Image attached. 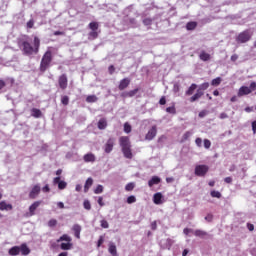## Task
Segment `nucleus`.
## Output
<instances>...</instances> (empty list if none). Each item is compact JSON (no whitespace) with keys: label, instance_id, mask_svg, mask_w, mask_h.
Wrapping results in <instances>:
<instances>
[{"label":"nucleus","instance_id":"obj_46","mask_svg":"<svg viewBox=\"0 0 256 256\" xmlns=\"http://www.w3.org/2000/svg\"><path fill=\"white\" fill-rule=\"evenodd\" d=\"M136 201H137V198L135 196H129L127 198L128 205H131V204L135 203Z\"/></svg>","mask_w":256,"mask_h":256},{"label":"nucleus","instance_id":"obj_27","mask_svg":"<svg viewBox=\"0 0 256 256\" xmlns=\"http://www.w3.org/2000/svg\"><path fill=\"white\" fill-rule=\"evenodd\" d=\"M19 248L21 255H29V253H31V250L29 247H27V244H22Z\"/></svg>","mask_w":256,"mask_h":256},{"label":"nucleus","instance_id":"obj_60","mask_svg":"<svg viewBox=\"0 0 256 256\" xmlns=\"http://www.w3.org/2000/svg\"><path fill=\"white\" fill-rule=\"evenodd\" d=\"M191 231H193V230H191L189 228H184L183 233H184V235H189V233H191Z\"/></svg>","mask_w":256,"mask_h":256},{"label":"nucleus","instance_id":"obj_43","mask_svg":"<svg viewBox=\"0 0 256 256\" xmlns=\"http://www.w3.org/2000/svg\"><path fill=\"white\" fill-rule=\"evenodd\" d=\"M83 206L87 211H91V202H89V200H85Z\"/></svg>","mask_w":256,"mask_h":256},{"label":"nucleus","instance_id":"obj_32","mask_svg":"<svg viewBox=\"0 0 256 256\" xmlns=\"http://www.w3.org/2000/svg\"><path fill=\"white\" fill-rule=\"evenodd\" d=\"M61 241H67V243H71L72 239L71 236L67 234H63L58 240L57 243H61Z\"/></svg>","mask_w":256,"mask_h":256},{"label":"nucleus","instance_id":"obj_34","mask_svg":"<svg viewBox=\"0 0 256 256\" xmlns=\"http://www.w3.org/2000/svg\"><path fill=\"white\" fill-rule=\"evenodd\" d=\"M194 235L195 237H207V232L203 231V230H195L194 231Z\"/></svg>","mask_w":256,"mask_h":256},{"label":"nucleus","instance_id":"obj_7","mask_svg":"<svg viewBox=\"0 0 256 256\" xmlns=\"http://www.w3.org/2000/svg\"><path fill=\"white\" fill-rule=\"evenodd\" d=\"M41 207V201H35L29 206L28 212L25 214V217H33L35 216V212L37 209Z\"/></svg>","mask_w":256,"mask_h":256},{"label":"nucleus","instance_id":"obj_62","mask_svg":"<svg viewBox=\"0 0 256 256\" xmlns=\"http://www.w3.org/2000/svg\"><path fill=\"white\" fill-rule=\"evenodd\" d=\"M227 117H229V116H228L227 113H225V112H222V113L220 114V119H227Z\"/></svg>","mask_w":256,"mask_h":256},{"label":"nucleus","instance_id":"obj_8","mask_svg":"<svg viewBox=\"0 0 256 256\" xmlns=\"http://www.w3.org/2000/svg\"><path fill=\"white\" fill-rule=\"evenodd\" d=\"M208 171H209V166L207 165H197L195 167V175H197V177H205Z\"/></svg>","mask_w":256,"mask_h":256},{"label":"nucleus","instance_id":"obj_57","mask_svg":"<svg viewBox=\"0 0 256 256\" xmlns=\"http://www.w3.org/2000/svg\"><path fill=\"white\" fill-rule=\"evenodd\" d=\"M98 204L100 205V207H104L105 206V203L103 202V197H99L98 198Z\"/></svg>","mask_w":256,"mask_h":256},{"label":"nucleus","instance_id":"obj_6","mask_svg":"<svg viewBox=\"0 0 256 256\" xmlns=\"http://www.w3.org/2000/svg\"><path fill=\"white\" fill-rule=\"evenodd\" d=\"M251 37H253V32L251 30L246 29L238 34L236 37L237 43H248V41H251Z\"/></svg>","mask_w":256,"mask_h":256},{"label":"nucleus","instance_id":"obj_20","mask_svg":"<svg viewBox=\"0 0 256 256\" xmlns=\"http://www.w3.org/2000/svg\"><path fill=\"white\" fill-rule=\"evenodd\" d=\"M159 183H161V178L159 176H153L148 181V187H153V185H159Z\"/></svg>","mask_w":256,"mask_h":256},{"label":"nucleus","instance_id":"obj_39","mask_svg":"<svg viewBox=\"0 0 256 256\" xmlns=\"http://www.w3.org/2000/svg\"><path fill=\"white\" fill-rule=\"evenodd\" d=\"M166 112L170 113L171 115H175V113H177V109H175V106H170L166 108Z\"/></svg>","mask_w":256,"mask_h":256},{"label":"nucleus","instance_id":"obj_24","mask_svg":"<svg viewBox=\"0 0 256 256\" xmlns=\"http://www.w3.org/2000/svg\"><path fill=\"white\" fill-rule=\"evenodd\" d=\"M98 129H100V131H103V129H107V119L101 118L98 121Z\"/></svg>","mask_w":256,"mask_h":256},{"label":"nucleus","instance_id":"obj_26","mask_svg":"<svg viewBox=\"0 0 256 256\" xmlns=\"http://www.w3.org/2000/svg\"><path fill=\"white\" fill-rule=\"evenodd\" d=\"M199 59L201 61H210L211 60V54H209L205 51H202L199 55Z\"/></svg>","mask_w":256,"mask_h":256},{"label":"nucleus","instance_id":"obj_61","mask_svg":"<svg viewBox=\"0 0 256 256\" xmlns=\"http://www.w3.org/2000/svg\"><path fill=\"white\" fill-rule=\"evenodd\" d=\"M103 236H101L98 240V244H97V247H101V245H103Z\"/></svg>","mask_w":256,"mask_h":256},{"label":"nucleus","instance_id":"obj_21","mask_svg":"<svg viewBox=\"0 0 256 256\" xmlns=\"http://www.w3.org/2000/svg\"><path fill=\"white\" fill-rule=\"evenodd\" d=\"M85 163H95V154L88 153L83 157Z\"/></svg>","mask_w":256,"mask_h":256},{"label":"nucleus","instance_id":"obj_12","mask_svg":"<svg viewBox=\"0 0 256 256\" xmlns=\"http://www.w3.org/2000/svg\"><path fill=\"white\" fill-rule=\"evenodd\" d=\"M40 193H41V186H39V184L34 185L29 193V199H37Z\"/></svg>","mask_w":256,"mask_h":256},{"label":"nucleus","instance_id":"obj_11","mask_svg":"<svg viewBox=\"0 0 256 256\" xmlns=\"http://www.w3.org/2000/svg\"><path fill=\"white\" fill-rule=\"evenodd\" d=\"M155 137H157V126L156 125L152 126L151 129L147 132V134L145 135V140L153 141V139H155Z\"/></svg>","mask_w":256,"mask_h":256},{"label":"nucleus","instance_id":"obj_45","mask_svg":"<svg viewBox=\"0 0 256 256\" xmlns=\"http://www.w3.org/2000/svg\"><path fill=\"white\" fill-rule=\"evenodd\" d=\"M48 227H57V219H50L48 221Z\"/></svg>","mask_w":256,"mask_h":256},{"label":"nucleus","instance_id":"obj_25","mask_svg":"<svg viewBox=\"0 0 256 256\" xmlns=\"http://www.w3.org/2000/svg\"><path fill=\"white\" fill-rule=\"evenodd\" d=\"M8 253L11 256H17V255H19V253H21V249L19 248V246H14L9 249Z\"/></svg>","mask_w":256,"mask_h":256},{"label":"nucleus","instance_id":"obj_50","mask_svg":"<svg viewBox=\"0 0 256 256\" xmlns=\"http://www.w3.org/2000/svg\"><path fill=\"white\" fill-rule=\"evenodd\" d=\"M205 221H208V223H211L213 221V214H207L205 217Z\"/></svg>","mask_w":256,"mask_h":256},{"label":"nucleus","instance_id":"obj_1","mask_svg":"<svg viewBox=\"0 0 256 256\" xmlns=\"http://www.w3.org/2000/svg\"><path fill=\"white\" fill-rule=\"evenodd\" d=\"M18 45H21L23 55L31 57V55H37L39 53V49L41 47V39L35 36L33 40V45H31L27 40H20L18 42Z\"/></svg>","mask_w":256,"mask_h":256},{"label":"nucleus","instance_id":"obj_44","mask_svg":"<svg viewBox=\"0 0 256 256\" xmlns=\"http://www.w3.org/2000/svg\"><path fill=\"white\" fill-rule=\"evenodd\" d=\"M34 26H35V20L33 19H30L26 24L27 29H33Z\"/></svg>","mask_w":256,"mask_h":256},{"label":"nucleus","instance_id":"obj_19","mask_svg":"<svg viewBox=\"0 0 256 256\" xmlns=\"http://www.w3.org/2000/svg\"><path fill=\"white\" fill-rule=\"evenodd\" d=\"M72 231H74V236L76 237V239H81V225L75 224L72 227Z\"/></svg>","mask_w":256,"mask_h":256},{"label":"nucleus","instance_id":"obj_22","mask_svg":"<svg viewBox=\"0 0 256 256\" xmlns=\"http://www.w3.org/2000/svg\"><path fill=\"white\" fill-rule=\"evenodd\" d=\"M31 116L34 117L35 119H39V118L43 117V112H41L37 108H32L31 109Z\"/></svg>","mask_w":256,"mask_h":256},{"label":"nucleus","instance_id":"obj_4","mask_svg":"<svg viewBox=\"0 0 256 256\" xmlns=\"http://www.w3.org/2000/svg\"><path fill=\"white\" fill-rule=\"evenodd\" d=\"M208 89L209 82L202 83L196 90V93L192 97H190V103H195V101H199V99H201L205 95V91H207Z\"/></svg>","mask_w":256,"mask_h":256},{"label":"nucleus","instance_id":"obj_47","mask_svg":"<svg viewBox=\"0 0 256 256\" xmlns=\"http://www.w3.org/2000/svg\"><path fill=\"white\" fill-rule=\"evenodd\" d=\"M61 103L62 105H69V96H62Z\"/></svg>","mask_w":256,"mask_h":256},{"label":"nucleus","instance_id":"obj_37","mask_svg":"<svg viewBox=\"0 0 256 256\" xmlns=\"http://www.w3.org/2000/svg\"><path fill=\"white\" fill-rule=\"evenodd\" d=\"M131 131H132L131 124H129V122L124 123V132L129 134V133H131Z\"/></svg>","mask_w":256,"mask_h":256},{"label":"nucleus","instance_id":"obj_5","mask_svg":"<svg viewBox=\"0 0 256 256\" xmlns=\"http://www.w3.org/2000/svg\"><path fill=\"white\" fill-rule=\"evenodd\" d=\"M88 28L90 29V32L88 33V39L91 41H94V39L99 38V33H101V30H99V22H90L88 24Z\"/></svg>","mask_w":256,"mask_h":256},{"label":"nucleus","instance_id":"obj_55","mask_svg":"<svg viewBox=\"0 0 256 256\" xmlns=\"http://www.w3.org/2000/svg\"><path fill=\"white\" fill-rule=\"evenodd\" d=\"M247 229L250 231H255V225H253L251 223H247Z\"/></svg>","mask_w":256,"mask_h":256},{"label":"nucleus","instance_id":"obj_2","mask_svg":"<svg viewBox=\"0 0 256 256\" xmlns=\"http://www.w3.org/2000/svg\"><path fill=\"white\" fill-rule=\"evenodd\" d=\"M119 144L124 157L126 159H133V152L131 151V140L129 139V136H121L119 138Z\"/></svg>","mask_w":256,"mask_h":256},{"label":"nucleus","instance_id":"obj_63","mask_svg":"<svg viewBox=\"0 0 256 256\" xmlns=\"http://www.w3.org/2000/svg\"><path fill=\"white\" fill-rule=\"evenodd\" d=\"M54 35L57 37V36H59V35H65V32H63V31H55L54 32Z\"/></svg>","mask_w":256,"mask_h":256},{"label":"nucleus","instance_id":"obj_23","mask_svg":"<svg viewBox=\"0 0 256 256\" xmlns=\"http://www.w3.org/2000/svg\"><path fill=\"white\" fill-rule=\"evenodd\" d=\"M195 90H197V84L193 83L187 89V91L185 92V95H187L188 97H191V95L195 93Z\"/></svg>","mask_w":256,"mask_h":256},{"label":"nucleus","instance_id":"obj_58","mask_svg":"<svg viewBox=\"0 0 256 256\" xmlns=\"http://www.w3.org/2000/svg\"><path fill=\"white\" fill-rule=\"evenodd\" d=\"M239 59V55L234 54L231 56V61H233V63H235V61H237Z\"/></svg>","mask_w":256,"mask_h":256},{"label":"nucleus","instance_id":"obj_38","mask_svg":"<svg viewBox=\"0 0 256 256\" xmlns=\"http://www.w3.org/2000/svg\"><path fill=\"white\" fill-rule=\"evenodd\" d=\"M210 195H211V197H214L216 199H221V192H219V191L213 190L210 192Z\"/></svg>","mask_w":256,"mask_h":256},{"label":"nucleus","instance_id":"obj_13","mask_svg":"<svg viewBox=\"0 0 256 256\" xmlns=\"http://www.w3.org/2000/svg\"><path fill=\"white\" fill-rule=\"evenodd\" d=\"M53 183L54 185H58V189H60V191H63V189H67V182L61 180V177H55L53 179Z\"/></svg>","mask_w":256,"mask_h":256},{"label":"nucleus","instance_id":"obj_9","mask_svg":"<svg viewBox=\"0 0 256 256\" xmlns=\"http://www.w3.org/2000/svg\"><path fill=\"white\" fill-rule=\"evenodd\" d=\"M255 89L251 86H241L238 90V97H245V95H251Z\"/></svg>","mask_w":256,"mask_h":256},{"label":"nucleus","instance_id":"obj_56","mask_svg":"<svg viewBox=\"0 0 256 256\" xmlns=\"http://www.w3.org/2000/svg\"><path fill=\"white\" fill-rule=\"evenodd\" d=\"M42 191L44 193H49L51 191V188H49V185H45L43 188H42Z\"/></svg>","mask_w":256,"mask_h":256},{"label":"nucleus","instance_id":"obj_18","mask_svg":"<svg viewBox=\"0 0 256 256\" xmlns=\"http://www.w3.org/2000/svg\"><path fill=\"white\" fill-rule=\"evenodd\" d=\"M0 211H13V205L7 204L5 201L0 202Z\"/></svg>","mask_w":256,"mask_h":256},{"label":"nucleus","instance_id":"obj_15","mask_svg":"<svg viewBox=\"0 0 256 256\" xmlns=\"http://www.w3.org/2000/svg\"><path fill=\"white\" fill-rule=\"evenodd\" d=\"M137 93H139V88H135L134 90H130L128 92H122L120 94V97H122L123 99H127L131 97H135Z\"/></svg>","mask_w":256,"mask_h":256},{"label":"nucleus","instance_id":"obj_54","mask_svg":"<svg viewBox=\"0 0 256 256\" xmlns=\"http://www.w3.org/2000/svg\"><path fill=\"white\" fill-rule=\"evenodd\" d=\"M151 229H152V231H156L157 230V221H153L151 223Z\"/></svg>","mask_w":256,"mask_h":256},{"label":"nucleus","instance_id":"obj_51","mask_svg":"<svg viewBox=\"0 0 256 256\" xmlns=\"http://www.w3.org/2000/svg\"><path fill=\"white\" fill-rule=\"evenodd\" d=\"M108 71H109V74H110V75H113V73H115V66L110 65V66L108 67Z\"/></svg>","mask_w":256,"mask_h":256},{"label":"nucleus","instance_id":"obj_33","mask_svg":"<svg viewBox=\"0 0 256 256\" xmlns=\"http://www.w3.org/2000/svg\"><path fill=\"white\" fill-rule=\"evenodd\" d=\"M222 81H223V79H221V77H217L211 81V85H212V87H219V85H221Z\"/></svg>","mask_w":256,"mask_h":256},{"label":"nucleus","instance_id":"obj_17","mask_svg":"<svg viewBox=\"0 0 256 256\" xmlns=\"http://www.w3.org/2000/svg\"><path fill=\"white\" fill-rule=\"evenodd\" d=\"M153 203L155 205H162V203H163V194L161 192H158V193L154 194Z\"/></svg>","mask_w":256,"mask_h":256},{"label":"nucleus","instance_id":"obj_36","mask_svg":"<svg viewBox=\"0 0 256 256\" xmlns=\"http://www.w3.org/2000/svg\"><path fill=\"white\" fill-rule=\"evenodd\" d=\"M191 135H193V133H191V131L185 132L182 136L181 143H185V141H187L189 139V137H191Z\"/></svg>","mask_w":256,"mask_h":256},{"label":"nucleus","instance_id":"obj_29","mask_svg":"<svg viewBox=\"0 0 256 256\" xmlns=\"http://www.w3.org/2000/svg\"><path fill=\"white\" fill-rule=\"evenodd\" d=\"M186 29L187 31H195L197 29V22L195 21H190L186 24Z\"/></svg>","mask_w":256,"mask_h":256},{"label":"nucleus","instance_id":"obj_3","mask_svg":"<svg viewBox=\"0 0 256 256\" xmlns=\"http://www.w3.org/2000/svg\"><path fill=\"white\" fill-rule=\"evenodd\" d=\"M51 48H48L47 51L43 54L39 71L41 73H45L49 67H51V63H53V52L50 50Z\"/></svg>","mask_w":256,"mask_h":256},{"label":"nucleus","instance_id":"obj_52","mask_svg":"<svg viewBox=\"0 0 256 256\" xmlns=\"http://www.w3.org/2000/svg\"><path fill=\"white\" fill-rule=\"evenodd\" d=\"M195 143H196L197 147H201L203 140L201 138H196Z\"/></svg>","mask_w":256,"mask_h":256},{"label":"nucleus","instance_id":"obj_10","mask_svg":"<svg viewBox=\"0 0 256 256\" xmlns=\"http://www.w3.org/2000/svg\"><path fill=\"white\" fill-rule=\"evenodd\" d=\"M58 84L60 89H62V91H65V89H67V85L69 84V80L67 79V74H62L59 76Z\"/></svg>","mask_w":256,"mask_h":256},{"label":"nucleus","instance_id":"obj_30","mask_svg":"<svg viewBox=\"0 0 256 256\" xmlns=\"http://www.w3.org/2000/svg\"><path fill=\"white\" fill-rule=\"evenodd\" d=\"M108 251L112 256H117V246L114 243L109 244Z\"/></svg>","mask_w":256,"mask_h":256},{"label":"nucleus","instance_id":"obj_28","mask_svg":"<svg viewBox=\"0 0 256 256\" xmlns=\"http://www.w3.org/2000/svg\"><path fill=\"white\" fill-rule=\"evenodd\" d=\"M92 185H93V178H88L84 185V193H87L89 189H91Z\"/></svg>","mask_w":256,"mask_h":256},{"label":"nucleus","instance_id":"obj_35","mask_svg":"<svg viewBox=\"0 0 256 256\" xmlns=\"http://www.w3.org/2000/svg\"><path fill=\"white\" fill-rule=\"evenodd\" d=\"M97 101H98V98L95 95H89L86 97L87 103H97Z\"/></svg>","mask_w":256,"mask_h":256},{"label":"nucleus","instance_id":"obj_31","mask_svg":"<svg viewBox=\"0 0 256 256\" xmlns=\"http://www.w3.org/2000/svg\"><path fill=\"white\" fill-rule=\"evenodd\" d=\"M73 248V244L71 242L68 243H62L60 245V249H62V251H69Z\"/></svg>","mask_w":256,"mask_h":256},{"label":"nucleus","instance_id":"obj_14","mask_svg":"<svg viewBox=\"0 0 256 256\" xmlns=\"http://www.w3.org/2000/svg\"><path fill=\"white\" fill-rule=\"evenodd\" d=\"M115 145V138H109L104 145V151L105 153H111L113 151V147Z\"/></svg>","mask_w":256,"mask_h":256},{"label":"nucleus","instance_id":"obj_53","mask_svg":"<svg viewBox=\"0 0 256 256\" xmlns=\"http://www.w3.org/2000/svg\"><path fill=\"white\" fill-rule=\"evenodd\" d=\"M160 105H165L167 103V99L165 98V96H162L159 100Z\"/></svg>","mask_w":256,"mask_h":256},{"label":"nucleus","instance_id":"obj_41","mask_svg":"<svg viewBox=\"0 0 256 256\" xmlns=\"http://www.w3.org/2000/svg\"><path fill=\"white\" fill-rule=\"evenodd\" d=\"M126 191H133L135 189V183L130 182L125 186Z\"/></svg>","mask_w":256,"mask_h":256},{"label":"nucleus","instance_id":"obj_42","mask_svg":"<svg viewBox=\"0 0 256 256\" xmlns=\"http://www.w3.org/2000/svg\"><path fill=\"white\" fill-rule=\"evenodd\" d=\"M100 226L102 227V229H109V222H107V220H101Z\"/></svg>","mask_w":256,"mask_h":256},{"label":"nucleus","instance_id":"obj_40","mask_svg":"<svg viewBox=\"0 0 256 256\" xmlns=\"http://www.w3.org/2000/svg\"><path fill=\"white\" fill-rule=\"evenodd\" d=\"M95 195L103 193V185H98L94 190Z\"/></svg>","mask_w":256,"mask_h":256},{"label":"nucleus","instance_id":"obj_64","mask_svg":"<svg viewBox=\"0 0 256 256\" xmlns=\"http://www.w3.org/2000/svg\"><path fill=\"white\" fill-rule=\"evenodd\" d=\"M250 88H251V89H256V82H255V81H252V82L250 83Z\"/></svg>","mask_w":256,"mask_h":256},{"label":"nucleus","instance_id":"obj_16","mask_svg":"<svg viewBox=\"0 0 256 256\" xmlns=\"http://www.w3.org/2000/svg\"><path fill=\"white\" fill-rule=\"evenodd\" d=\"M129 85H131V79L124 78L120 81V83L118 85V89H119V91H125V89H127V87H129Z\"/></svg>","mask_w":256,"mask_h":256},{"label":"nucleus","instance_id":"obj_49","mask_svg":"<svg viewBox=\"0 0 256 256\" xmlns=\"http://www.w3.org/2000/svg\"><path fill=\"white\" fill-rule=\"evenodd\" d=\"M144 25H151L153 23V20L151 18H145L143 20Z\"/></svg>","mask_w":256,"mask_h":256},{"label":"nucleus","instance_id":"obj_48","mask_svg":"<svg viewBox=\"0 0 256 256\" xmlns=\"http://www.w3.org/2000/svg\"><path fill=\"white\" fill-rule=\"evenodd\" d=\"M205 149H211V141L209 139H204Z\"/></svg>","mask_w":256,"mask_h":256},{"label":"nucleus","instance_id":"obj_59","mask_svg":"<svg viewBox=\"0 0 256 256\" xmlns=\"http://www.w3.org/2000/svg\"><path fill=\"white\" fill-rule=\"evenodd\" d=\"M252 131H253V134L255 135V133H256V121L252 122Z\"/></svg>","mask_w":256,"mask_h":256}]
</instances>
